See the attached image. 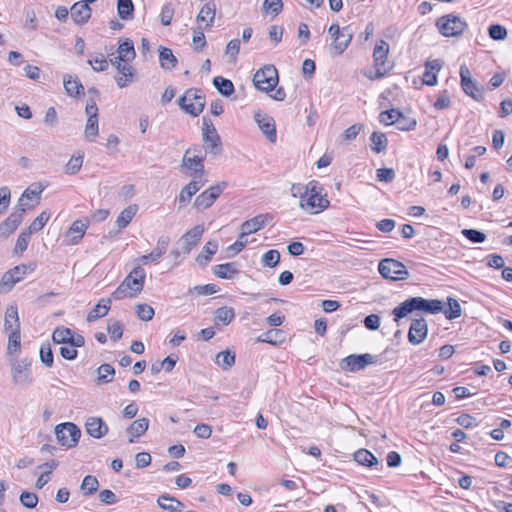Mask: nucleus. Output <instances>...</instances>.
Masks as SVG:
<instances>
[{
	"mask_svg": "<svg viewBox=\"0 0 512 512\" xmlns=\"http://www.w3.org/2000/svg\"><path fill=\"white\" fill-rule=\"evenodd\" d=\"M194 149L188 148L185 151L184 157L182 159L181 167L186 168L189 171V175L195 179H203L205 169L203 165L204 157H200L198 155L190 156L191 152Z\"/></svg>",
	"mask_w": 512,
	"mask_h": 512,
	"instance_id": "obj_15",
	"label": "nucleus"
},
{
	"mask_svg": "<svg viewBox=\"0 0 512 512\" xmlns=\"http://www.w3.org/2000/svg\"><path fill=\"white\" fill-rule=\"evenodd\" d=\"M135 309L138 318L145 322L152 320L155 315L154 309L148 304H137Z\"/></svg>",
	"mask_w": 512,
	"mask_h": 512,
	"instance_id": "obj_56",
	"label": "nucleus"
},
{
	"mask_svg": "<svg viewBox=\"0 0 512 512\" xmlns=\"http://www.w3.org/2000/svg\"><path fill=\"white\" fill-rule=\"evenodd\" d=\"M39 354L41 362L44 363L47 367H52L54 359L51 346L49 343L41 345Z\"/></svg>",
	"mask_w": 512,
	"mask_h": 512,
	"instance_id": "obj_62",
	"label": "nucleus"
},
{
	"mask_svg": "<svg viewBox=\"0 0 512 512\" xmlns=\"http://www.w3.org/2000/svg\"><path fill=\"white\" fill-rule=\"evenodd\" d=\"M146 273L141 266L135 267L120 283L111 297L114 300L136 297L144 287Z\"/></svg>",
	"mask_w": 512,
	"mask_h": 512,
	"instance_id": "obj_2",
	"label": "nucleus"
},
{
	"mask_svg": "<svg viewBox=\"0 0 512 512\" xmlns=\"http://www.w3.org/2000/svg\"><path fill=\"white\" fill-rule=\"evenodd\" d=\"M269 217V214H259L243 222L240 226V238H245L249 234L255 233L262 229L265 226L266 221Z\"/></svg>",
	"mask_w": 512,
	"mask_h": 512,
	"instance_id": "obj_20",
	"label": "nucleus"
},
{
	"mask_svg": "<svg viewBox=\"0 0 512 512\" xmlns=\"http://www.w3.org/2000/svg\"><path fill=\"white\" fill-rule=\"evenodd\" d=\"M461 233L466 239H468L472 243H483L487 238L485 233L476 229H463Z\"/></svg>",
	"mask_w": 512,
	"mask_h": 512,
	"instance_id": "obj_59",
	"label": "nucleus"
},
{
	"mask_svg": "<svg viewBox=\"0 0 512 512\" xmlns=\"http://www.w3.org/2000/svg\"><path fill=\"white\" fill-rule=\"evenodd\" d=\"M353 38V32L349 26L342 28V34L333 39L331 50L333 55H341L350 44Z\"/></svg>",
	"mask_w": 512,
	"mask_h": 512,
	"instance_id": "obj_24",
	"label": "nucleus"
},
{
	"mask_svg": "<svg viewBox=\"0 0 512 512\" xmlns=\"http://www.w3.org/2000/svg\"><path fill=\"white\" fill-rule=\"evenodd\" d=\"M20 345H21L20 329H13L9 335L8 345H7V353L9 355L18 353L20 350Z\"/></svg>",
	"mask_w": 512,
	"mask_h": 512,
	"instance_id": "obj_48",
	"label": "nucleus"
},
{
	"mask_svg": "<svg viewBox=\"0 0 512 512\" xmlns=\"http://www.w3.org/2000/svg\"><path fill=\"white\" fill-rule=\"evenodd\" d=\"M26 209L17 208L9 217L0 224V232L9 235L22 223Z\"/></svg>",
	"mask_w": 512,
	"mask_h": 512,
	"instance_id": "obj_21",
	"label": "nucleus"
},
{
	"mask_svg": "<svg viewBox=\"0 0 512 512\" xmlns=\"http://www.w3.org/2000/svg\"><path fill=\"white\" fill-rule=\"evenodd\" d=\"M415 311L437 314L443 311V303L437 299L428 300L419 296L410 297L392 310L394 321L399 322L400 319Z\"/></svg>",
	"mask_w": 512,
	"mask_h": 512,
	"instance_id": "obj_1",
	"label": "nucleus"
},
{
	"mask_svg": "<svg viewBox=\"0 0 512 512\" xmlns=\"http://www.w3.org/2000/svg\"><path fill=\"white\" fill-rule=\"evenodd\" d=\"M371 148L376 153H381L387 149L388 139L382 132H373L370 136Z\"/></svg>",
	"mask_w": 512,
	"mask_h": 512,
	"instance_id": "obj_44",
	"label": "nucleus"
},
{
	"mask_svg": "<svg viewBox=\"0 0 512 512\" xmlns=\"http://www.w3.org/2000/svg\"><path fill=\"white\" fill-rule=\"evenodd\" d=\"M459 74L462 90L475 101L481 102L484 99V88L471 78L469 68L466 65H461Z\"/></svg>",
	"mask_w": 512,
	"mask_h": 512,
	"instance_id": "obj_10",
	"label": "nucleus"
},
{
	"mask_svg": "<svg viewBox=\"0 0 512 512\" xmlns=\"http://www.w3.org/2000/svg\"><path fill=\"white\" fill-rule=\"evenodd\" d=\"M110 63L118 72L115 81L119 88H125L134 82L136 70L133 66L126 61L116 60L115 58H110Z\"/></svg>",
	"mask_w": 512,
	"mask_h": 512,
	"instance_id": "obj_11",
	"label": "nucleus"
},
{
	"mask_svg": "<svg viewBox=\"0 0 512 512\" xmlns=\"http://www.w3.org/2000/svg\"><path fill=\"white\" fill-rule=\"evenodd\" d=\"M64 88L68 95L72 97L80 96L84 94V87L79 81V79L72 78V76L68 75L64 77L63 80Z\"/></svg>",
	"mask_w": 512,
	"mask_h": 512,
	"instance_id": "obj_37",
	"label": "nucleus"
},
{
	"mask_svg": "<svg viewBox=\"0 0 512 512\" xmlns=\"http://www.w3.org/2000/svg\"><path fill=\"white\" fill-rule=\"evenodd\" d=\"M213 273L216 277L221 279H233L239 274V265L236 262H228L213 266Z\"/></svg>",
	"mask_w": 512,
	"mask_h": 512,
	"instance_id": "obj_27",
	"label": "nucleus"
},
{
	"mask_svg": "<svg viewBox=\"0 0 512 512\" xmlns=\"http://www.w3.org/2000/svg\"><path fill=\"white\" fill-rule=\"evenodd\" d=\"M280 261V253L277 250L271 249L263 254L261 263L264 267H275Z\"/></svg>",
	"mask_w": 512,
	"mask_h": 512,
	"instance_id": "obj_54",
	"label": "nucleus"
},
{
	"mask_svg": "<svg viewBox=\"0 0 512 512\" xmlns=\"http://www.w3.org/2000/svg\"><path fill=\"white\" fill-rule=\"evenodd\" d=\"M377 356L365 354H351L343 358L340 362V368L347 372H357L364 370L368 365L375 364Z\"/></svg>",
	"mask_w": 512,
	"mask_h": 512,
	"instance_id": "obj_9",
	"label": "nucleus"
},
{
	"mask_svg": "<svg viewBox=\"0 0 512 512\" xmlns=\"http://www.w3.org/2000/svg\"><path fill=\"white\" fill-rule=\"evenodd\" d=\"M435 25L444 37L460 36L468 27L465 20L454 14L441 16L437 19Z\"/></svg>",
	"mask_w": 512,
	"mask_h": 512,
	"instance_id": "obj_4",
	"label": "nucleus"
},
{
	"mask_svg": "<svg viewBox=\"0 0 512 512\" xmlns=\"http://www.w3.org/2000/svg\"><path fill=\"white\" fill-rule=\"evenodd\" d=\"M217 250L218 242L215 240L208 241L196 257V262L200 266H206L211 261V257L217 252Z\"/></svg>",
	"mask_w": 512,
	"mask_h": 512,
	"instance_id": "obj_35",
	"label": "nucleus"
},
{
	"mask_svg": "<svg viewBox=\"0 0 512 512\" xmlns=\"http://www.w3.org/2000/svg\"><path fill=\"white\" fill-rule=\"evenodd\" d=\"M117 53L118 55L114 57L116 60L133 61L136 57L133 41L129 38L120 39Z\"/></svg>",
	"mask_w": 512,
	"mask_h": 512,
	"instance_id": "obj_26",
	"label": "nucleus"
},
{
	"mask_svg": "<svg viewBox=\"0 0 512 512\" xmlns=\"http://www.w3.org/2000/svg\"><path fill=\"white\" fill-rule=\"evenodd\" d=\"M87 63L92 66L95 72L107 70L109 63L102 54H97L93 59H89Z\"/></svg>",
	"mask_w": 512,
	"mask_h": 512,
	"instance_id": "obj_63",
	"label": "nucleus"
},
{
	"mask_svg": "<svg viewBox=\"0 0 512 512\" xmlns=\"http://www.w3.org/2000/svg\"><path fill=\"white\" fill-rule=\"evenodd\" d=\"M50 219V214L46 211H43L31 224L30 226L27 228V230L30 232V233H35V232H38L40 231L44 226L45 224L49 221Z\"/></svg>",
	"mask_w": 512,
	"mask_h": 512,
	"instance_id": "obj_58",
	"label": "nucleus"
},
{
	"mask_svg": "<svg viewBox=\"0 0 512 512\" xmlns=\"http://www.w3.org/2000/svg\"><path fill=\"white\" fill-rule=\"evenodd\" d=\"M149 427L148 418H140L132 422L127 428V434L129 435V443H134L135 439L143 435Z\"/></svg>",
	"mask_w": 512,
	"mask_h": 512,
	"instance_id": "obj_29",
	"label": "nucleus"
},
{
	"mask_svg": "<svg viewBox=\"0 0 512 512\" xmlns=\"http://www.w3.org/2000/svg\"><path fill=\"white\" fill-rule=\"evenodd\" d=\"M388 54L389 44L384 40L378 41L373 50L374 66L386 67L385 63L388 58Z\"/></svg>",
	"mask_w": 512,
	"mask_h": 512,
	"instance_id": "obj_33",
	"label": "nucleus"
},
{
	"mask_svg": "<svg viewBox=\"0 0 512 512\" xmlns=\"http://www.w3.org/2000/svg\"><path fill=\"white\" fill-rule=\"evenodd\" d=\"M179 107L187 114L197 117L205 107V96L201 89L189 88L184 95L178 99Z\"/></svg>",
	"mask_w": 512,
	"mask_h": 512,
	"instance_id": "obj_3",
	"label": "nucleus"
},
{
	"mask_svg": "<svg viewBox=\"0 0 512 512\" xmlns=\"http://www.w3.org/2000/svg\"><path fill=\"white\" fill-rule=\"evenodd\" d=\"M85 428L87 434L95 439L104 437L109 431L107 424L100 417L88 418L85 424Z\"/></svg>",
	"mask_w": 512,
	"mask_h": 512,
	"instance_id": "obj_23",
	"label": "nucleus"
},
{
	"mask_svg": "<svg viewBox=\"0 0 512 512\" xmlns=\"http://www.w3.org/2000/svg\"><path fill=\"white\" fill-rule=\"evenodd\" d=\"M20 502L24 507L33 509L38 503V496L33 492L23 491L20 495Z\"/></svg>",
	"mask_w": 512,
	"mask_h": 512,
	"instance_id": "obj_64",
	"label": "nucleus"
},
{
	"mask_svg": "<svg viewBox=\"0 0 512 512\" xmlns=\"http://www.w3.org/2000/svg\"><path fill=\"white\" fill-rule=\"evenodd\" d=\"M138 208L137 205H130L123 209L117 217L116 224L118 228L122 229L129 225L135 216Z\"/></svg>",
	"mask_w": 512,
	"mask_h": 512,
	"instance_id": "obj_43",
	"label": "nucleus"
},
{
	"mask_svg": "<svg viewBox=\"0 0 512 512\" xmlns=\"http://www.w3.org/2000/svg\"><path fill=\"white\" fill-rule=\"evenodd\" d=\"M99 482L95 476L87 475L81 483V491L85 496L92 495L98 490Z\"/></svg>",
	"mask_w": 512,
	"mask_h": 512,
	"instance_id": "obj_47",
	"label": "nucleus"
},
{
	"mask_svg": "<svg viewBox=\"0 0 512 512\" xmlns=\"http://www.w3.org/2000/svg\"><path fill=\"white\" fill-rule=\"evenodd\" d=\"M322 188L319 186L318 182L311 181L309 194L303 199L300 200L299 206L302 209H309L312 213H319L326 209L329 205V201L325 196L321 194Z\"/></svg>",
	"mask_w": 512,
	"mask_h": 512,
	"instance_id": "obj_5",
	"label": "nucleus"
},
{
	"mask_svg": "<svg viewBox=\"0 0 512 512\" xmlns=\"http://www.w3.org/2000/svg\"><path fill=\"white\" fill-rule=\"evenodd\" d=\"M99 133V126H98V117H88L86 126H85V137L89 141H94V139L97 137Z\"/></svg>",
	"mask_w": 512,
	"mask_h": 512,
	"instance_id": "obj_49",
	"label": "nucleus"
},
{
	"mask_svg": "<svg viewBox=\"0 0 512 512\" xmlns=\"http://www.w3.org/2000/svg\"><path fill=\"white\" fill-rule=\"evenodd\" d=\"M159 62H160V66L163 69L171 70L176 66L178 60L174 56L171 49L166 48V47H160Z\"/></svg>",
	"mask_w": 512,
	"mask_h": 512,
	"instance_id": "obj_41",
	"label": "nucleus"
},
{
	"mask_svg": "<svg viewBox=\"0 0 512 512\" xmlns=\"http://www.w3.org/2000/svg\"><path fill=\"white\" fill-rule=\"evenodd\" d=\"M55 436L57 441L67 448L75 447L81 437V430L72 422H65L56 425Z\"/></svg>",
	"mask_w": 512,
	"mask_h": 512,
	"instance_id": "obj_7",
	"label": "nucleus"
},
{
	"mask_svg": "<svg viewBox=\"0 0 512 512\" xmlns=\"http://www.w3.org/2000/svg\"><path fill=\"white\" fill-rule=\"evenodd\" d=\"M71 17L77 24H84L91 17V8L83 2H76L71 7Z\"/></svg>",
	"mask_w": 512,
	"mask_h": 512,
	"instance_id": "obj_28",
	"label": "nucleus"
},
{
	"mask_svg": "<svg viewBox=\"0 0 512 512\" xmlns=\"http://www.w3.org/2000/svg\"><path fill=\"white\" fill-rule=\"evenodd\" d=\"M204 232L202 225H196L192 229L188 230L177 242V245L181 247L184 255L190 253L192 248L200 241Z\"/></svg>",
	"mask_w": 512,
	"mask_h": 512,
	"instance_id": "obj_16",
	"label": "nucleus"
},
{
	"mask_svg": "<svg viewBox=\"0 0 512 512\" xmlns=\"http://www.w3.org/2000/svg\"><path fill=\"white\" fill-rule=\"evenodd\" d=\"M4 329L11 331L13 329H20V321L18 316V309L16 306H8L5 311Z\"/></svg>",
	"mask_w": 512,
	"mask_h": 512,
	"instance_id": "obj_36",
	"label": "nucleus"
},
{
	"mask_svg": "<svg viewBox=\"0 0 512 512\" xmlns=\"http://www.w3.org/2000/svg\"><path fill=\"white\" fill-rule=\"evenodd\" d=\"M26 273V266H15L9 271L5 272L0 280V293H7L11 291L14 285L19 282Z\"/></svg>",
	"mask_w": 512,
	"mask_h": 512,
	"instance_id": "obj_17",
	"label": "nucleus"
},
{
	"mask_svg": "<svg viewBox=\"0 0 512 512\" xmlns=\"http://www.w3.org/2000/svg\"><path fill=\"white\" fill-rule=\"evenodd\" d=\"M283 9L282 0H264L263 10L273 16H277Z\"/></svg>",
	"mask_w": 512,
	"mask_h": 512,
	"instance_id": "obj_60",
	"label": "nucleus"
},
{
	"mask_svg": "<svg viewBox=\"0 0 512 512\" xmlns=\"http://www.w3.org/2000/svg\"><path fill=\"white\" fill-rule=\"evenodd\" d=\"M488 34L493 40H504L507 37V29L500 24H492L488 28Z\"/></svg>",
	"mask_w": 512,
	"mask_h": 512,
	"instance_id": "obj_61",
	"label": "nucleus"
},
{
	"mask_svg": "<svg viewBox=\"0 0 512 512\" xmlns=\"http://www.w3.org/2000/svg\"><path fill=\"white\" fill-rule=\"evenodd\" d=\"M169 243L170 238L168 236H160L158 238L156 247L152 250L151 253L141 256L139 259L140 262L147 264L149 261H158L166 253Z\"/></svg>",
	"mask_w": 512,
	"mask_h": 512,
	"instance_id": "obj_25",
	"label": "nucleus"
},
{
	"mask_svg": "<svg viewBox=\"0 0 512 512\" xmlns=\"http://www.w3.org/2000/svg\"><path fill=\"white\" fill-rule=\"evenodd\" d=\"M83 154L79 153L77 156H72L65 165V173L68 175H74L80 171L83 164Z\"/></svg>",
	"mask_w": 512,
	"mask_h": 512,
	"instance_id": "obj_50",
	"label": "nucleus"
},
{
	"mask_svg": "<svg viewBox=\"0 0 512 512\" xmlns=\"http://www.w3.org/2000/svg\"><path fill=\"white\" fill-rule=\"evenodd\" d=\"M134 4L132 0H117V13L122 20L133 18Z\"/></svg>",
	"mask_w": 512,
	"mask_h": 512,
	"instance_id": "obj_45",
	"label": "nucleus"
},
{
	"mask_svg": "<svg viewBox=\"0 0 512 512\" xmlns=\"http://www.w3.org/2000/svg\"><path fill=\"white\" fill-rule=\"evenodd\" d=\"M428 327L424 318L413 319L409 331L408 340L413 345L421 344L427 337Z\"/></svg>",
	"mask_w": 512,
	"mask_h": 512,
	"instance_id": "obj_19",
	"label": "nucleus"
},
{
	"mask_svg": "<svg viewBox=\"0 0 512 512\" xmlns=\"http://www.w3.org/2000/svg\"><path fill=\"white\" fill-rule=\"evenodd\" d=\"M87 229V224L81 220H76L72 223L67 231L66 236L70 238L69 244H77L84 236Z\"/></svg>",
	"mask_w": 512,
	"mask_h": 512,
	"instance_id": "obj_34",
	"label": "nucleus"
},
{
	"mask_svg": "<svg viewBox=\"0 0 512 512\" xmlns=\"http://www.w3.org/2000/svg\"><path fill=\"white\" fill-rule=\"evenodd\" d=\"M354 460L362 465L367 467H373L378 464V459L376 456L367 449H359L354 453Z\"/></svg>",
	"mask_w": 512,
	"mask_h": 512,
	"instance_id": "obj_39",
	"label": "nucleus"
},
{
	"mask_svg": "<svg viewBox=\"0 0 512 512\" xmlns=\"http://www.w3.org/2000/svg\"><path fill=\"white\" fill-rule=\"evenodd\" d=\"M448 309L444 310L447 319L452 320L461 316V306L459 302L451 297H448Z\"/></svg>",
	"mask_w": 512,
	"mask_h": 512,
	"instance_id": "obj_55",
	"label": "nucleus"
},
{
	"mask_svg": "<svg viewBox=\"0 0 512 512\" xmlns=\"http://www.w3.org/2000/svg\"><path fill=\"white\" fill-rule=\"evenodd\" d=\"M279 81L278 71L274 65H265L259 69L253 77L254 86L265 93L275 89Z\"/></svg>",
	"mask_w": 512,
	"mask_h": 512,
	"instance_id": "obj_6",
	"label": "nucleus"
},
{
	"mask_svg": "<svg viewBox=\"0 0 512 512\" xmlns=\"http://www.w3.org/2000/svg\"><path fill=\"white\" fill-rule=\"evenodd\" d=\"M203 141L207 144L206 149L213 155H219L222 151L220 136L211 121L203 117Z\"/></svg>",
	"mask_w": 512,
	"mask_h": 512,
	"instance_id": "obj_14",
	"label": "nucleus"
},
{
	"mask_svg": "<svg viewBox=\"0 0 512 512\" xmlns=\"http://www.w3.org/2000/svg\"><path fill=\"white\" fill-rule=\"evenodd\" d=\"M378 270L383 278L394 281L404 280L409 275L406 266L402 262L390 258L381 260Z\"/></svg>",
	"mask_w": 512,
	"mask_h": 512,
	"instance_id": "obj_8",
	"label": "nucleus"
},
{
	"mask_svg": "<svg viewBox=\"0 0 512 512\" xmlns=\"http://www.w3.org/2000/svg\"><path fill=\"white\" fill-rule=\"evenodd\" d=\"M416 126H417V121L415 118L408 117L401 112V116L398 118V121L396 124V127L398 130L411 131V130H414L416 128Z\"/></svg>",
	"mask_w": 512,
	"mask_h": 512,
	"instance_id": "obj_57",
	"label": "nucleus"
},
{
	"mask_svg": "<svg viewBox=\"0 0 512 512\" xmlns=\"http://www.w3.org/2000/svg\"><path fill=\"white\" fill-rule=\"evenodd\" d=\"M285 340V332L281 329H270L257 338V342L268 343L274 346L282 344Z\"/></svg>",
	"mask_w": 512,
	"mask_h": 512,
	"instance_id": "obj_32",
	"label": "nucleus"
},
{
	"mask_svg": "<svg viewBox=\"0 0 512 512\" xmlns=\"http://www.w3.org/2000/svg\"><path fill=\"white\" fill-rule=\"evenodd\" d=\"M216 362L223 369H229L235 363V354L228 350L221 351L217 354Z\"/></svg>",
	"mask_w": 512,
	"mask_h": 512,
	"instance_id": "obj_52",
	"label": "nucleus"
},
{
	"mask_svg": "<svg viewBox=\"0 0 512 512\" xmlns=\"http://www.w3.org/2000/svg\"><path fill=\"white\" fill-rule=\"evenodd\" d=\"M401 116V111L398 109H390L382 111L379 115V121L385 125L397 124L398 118Z\"/></svg>",
	"mask_w": 512,
	"mask_h": 512,
	"instance_id": "obj_51",
	"label": "nucleus"
},
{
	"mask_svg": "<svg viewBox=\"0 0 512 512\" xmlns=\"http://www.w3.org/2000/svg\"><path fill=\"white\" fill-rule=\"evenodd\" d=\"M235 318L234 309L231 307L223 306L215 311V324L228 325Z\"/></svg>",
	"mask_w": 512,
	"mask_h": 512,
	"instance_id": "obj_42",
	"label": "nucleus"
},
{
	"mask_svg": "<svg viewBox=\"0 0 512 512\" xmlns=\"http://www.w3.org/2000/svg\"><path fill=\"white\" fill-rule=\"evenodd\" d=\"M213 85L217 89V91L224 97L231 96L235 91L234 84L232 83V81L222 76L214 77Z\"/></svg>",
	"mask_w": 512,
	"mask_h": 512,
	"instance_id": "obj_40",
	"label": "nucleus"
},
{
	"mask_svg": "<svg viewBox=\"0 0 512 512\" xmlns=\"http://www.w3.org/2000/svg\"><path fill=\"white\" fill-rule=\"evenodd\" d=\"M72 330L66 327H57L53 334L52 339L57 344H69L72 339Z\"/></svg>",
	"mask_w": 512,
	"mask_h": 512,
	"instance_id": "obj_46",
	"label": "nucleus"
},
{
	"mask_svg": "<svg viewBox=\"0 0 512 512\" xmlns=\"http://www.w3.org/2000/svg\"><path fill=\"white\" fill-rule=\"evenodd\" d=\"M205 182L206 180L204 179H192V181L185 185L177 197L180 207H185L190 202L191 198L201 189Z\"/></svg>",
	"mask_w": 512,
	"mask_h": 512,
	"instance_id": "obj_22",
	"label": "nucleus"
},
{
	"mask_svg": "<svg viewBox=\"0 0 512 512\" xmlns=\"http://www.w3.org/2000/svg\"><path fill=\"white\" fill-rule=\"evenodd\" d=\"M216 14V4L214 2H207L201 8L197 15V21L202 22L208 20L206 28L212 27Z\"/></svg>",
	"mask_w": 512,
	"mask_h": 512,
	"instance_id": "obj_38",
	"label": "nucleus"
},
{
	"mask_svg": "<svg viewBox=\"0 0 512 512\" xmlns=\"http://www.w3.org/2000/svg\"><path fill=\"white\" fill-rule=\"evenodd\" d=\"M98 381L102 383H109L112 381L115 374V369L110 364H102L98 369Z\"/></svg>",
	"mask_w": 512,
	"mask_h": 512,
	"instance_id": "obj_53",
	"label": "nucleus"
},
{
	"mask_svg": "<svg viewBox=\"0 0 512 512\" xmlns=\"http://www.w3.org/2000/svg\"><path fill=\"white\" fill-rule=\"evenodd\" d=\"M226 182H220L216 185L210 186L208 189L198 195L194 201V207L199 210H205L212 206L215 200L220 196L223 190L226 188Z\"/></svg>",
	"mask_w": 512,
	"mask_h": 512,
	"instance_id": "obj_12",
	"label": "nucleus"
},
{
	"mask_svg": "<svg viewBox=\"0 0 512 512\" xmlns=\"http://www.w3.org/2000/svg\"><path fill=\"white\" fill-rule=\"evenodd\" d=\"M157 504L162 509L168 510L170 512H182L184 509V504L181 501L167 493L159 496L157 499Z\"/></svg>",
	"mask_w": 512,
	"mask_h": 512,
	"instance_id": "obj_31",
	"label": "nucleus"
},
{
	"mask_svg": "<svg viewBox=\"0 0 512 512\" xmlns=\"http://www.w3.org/2000/svg\"><path fill=\"white\" fill-rule=\"evenodd\" d=\"M111 299L110 298H102L99 302L94 306V308L88 313L87 321L94 322L99 318L106 316L110 310Z\"/></svg>",
	"mask_w": 512,
	"mask_h": 512,
	"instance_id": "obj_30",
	"label": "nucleus"
},
{
	"mask_svg": "<svg viewBox=\"0 0 512 512\" xmlns=\"http://www.w3.org/2000/svg\"><path fill=\"white\" fill-rule=\"evenodd\" d=\"M32 361L28 358L16 360L12 363L11 373L13 382L21 387H27L32 383L29 367Z\"/></svg>",
	"mask_w": 512,
	"mask_h": 512,
	"instance_id": "obj_13",
	"label": "nucleus"
},
{
	"mask_svg": "<svg viewBox=\"0 0 512 512\" xmlns=\"http://www.w3.org/2000/svg\"><path fill=\"white\" fill-rule=\"evenodd\" d=\"M254 120L257 123L259 129L266 136V138L271 142H276L277 139V131L274 119L268 114H263L261 112H256L254 114Z\"/></svg>",
	"mask_w": 512,
	"mask_h": 512,
	"instance_id": "obj_18",
	"label": "nucleus"
}]
</instances>
